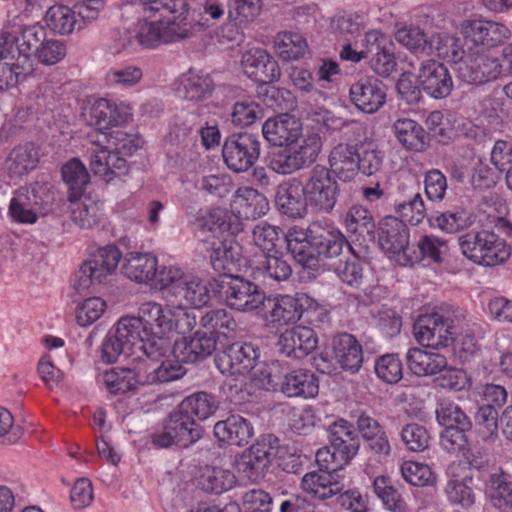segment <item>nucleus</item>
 <instances>
[{"label": "nucleus", "instance_id": "0e129e2a", "mask_svg": "<svg viewBox=\"0 0 512 512\" xmlns=\"http://www.w3.org/2000/svg\"><path fill=\"white\" fill-rule=\"evenodd\" d=\"M256 272L264 278L281 282L287 280L292 274L290 264L282 257L276 255H263L255 267Z\"/></svg>", "mask_w": 512, "mask_h": 512}, {"label": "nucleus", "instance_id": "5fc2aeb1", "mask_svg": "<svg viewBox=\"0 0 512 512\" xmlns=\"http://www.w3.org/2000/svg\"><path fill=\"white\" fill-rule=\"evenodd\" d=\"M307 48L306 40L299 33H279L275 39L277 55L284 61H292L300 58Z\"/></svg>", "mask_w": 512, "mask_h": 512}, {"label": "nucleus", "instance_id": "680f3d73", "mask_svg": "<svg viewBox=\"0 0 512 512\" xmlns=\"http://www.w3.org/2000/svg\"><path fill=\"white\" fill-rule=\"evenodd\" d=\"M446 242L432 235H424L417 242V251L410 250L407 260L411 263L428 259L439 263L442 261L443 248Z\"/></svg>", "mask_w": 512, "mask_h": 512}, {"label": "nucleus", "instance_id": "7ed1b4c3", "mask_svg": "<svg viewBox=\"0 0 512 512\" xmlns=\"http://www.w3.org/2000/svg\"><path fill=\"white\" fill-rule=\"evenodd\" d=\"M329 445L316 452V463L330 471H339L355 457L360 447L358 432L345 419H337L327 427Z\"/></svg>", "mask_w": 512, "mask_h": 512}, {"label": "nucleus", "instance_id": "412c9836", "mask_svg": "<svg viewBox=\"0 0 512 512\" xmlns=\"http://www.w3.org/2000/svg\"><path fill=\"white\" fill-rule=\"evenodd\" d=\"M317 337L312 328L295 326L279 336L277 345L280 353L294 359H302L317 347Z\"/></svg>", "mask_w": 512, "mask_h": 512}, {"label": "nucleus", "instance_id": "1a4fd4ad", "mask_svg": "<svg viewBox=\"0 0 512 512\" xmlns=\"http://www.w3.org/2000/svg\"><path fill=\"white\" fill-rule=\"evenodd\" d=\"M222 153L229 169L244 172L259 158L260 142L257 136L247 132L233 134L226 139Z\"/></svg>", "mask_w": 512, "mask_h": 512}, {"label": "nucleus", "instance_id": "bf43d9fd", "mask_svg": "<svg viewBox=\"0 0 512 512\" xmlns=\"http://www.w3.org/2000/svg\"><path fill=\"white\" fill-rule=\"evenodd\" d=\"M436 418L440 425L445 428H458L460 430H471L472 422L461 407L453 402H442L436 409Z\"/></svg>", "mask_w": 512, "mask_h": 512}, {"label": "nucleus", "instance_id": "2f4dec72", "mask_svg": "<svg viewBox=\"0 0 512 512\" xmlns=\"http://www.w3.org/2000/svg\"><path fill=\"white\" fill-rule=\"evenodd\" d=\"M100 381L111 394H124L144 386L140 365L134 368L115 367L100 375Z\"/></svg>", "mask_w": 512, "mask_h": 512}, {"label": "nucleus", "instance_id": "72a5a7b5", "mask_svg": "<svg viewBox=\"0 0 512 512\" xmlns=\"http://www.w3.org/2000/svg\"><path fill=\"white\" fill-rule=\"evenodd\" d=\"M39 151L33 143L14 147L5 161V169L11 178H20L37 167Z\"/></svg>", "mask_w": 512, "mask_h": 512}, {"label": "nucleus", "instance_id": "052dcab7", "mask_svg": "<svg viewBox=\"0 0 512 512\" xmlns=\"http://www.w3.org/2000/svg\"><path fill=\"white\" fill-rule=\"evenodd\" d=\"M23 197L13 198L9 206V215L15 222L21 224H34L38 219L41 208L37 201L38 194H32L34 201L26 194Z\"/></svg>", "mask_w": 512, "mask_h": 512}, {"label": "nucleus", "instance_id": "9d476101", "mask_svg": "<svg viewBox=\"0 0 512 512\" xmlns=\"http://www.w3.org/2000/svg\"><path fill=\"white\" fill-rule=\"evenodd\" d=\"M279 447V440L272 434L257 439L238 462V470L252 481L258 479L268 468Z\"/></svg>", "mask_w": 512, "mask_h": 512}, {"label": "nucleus", "instance_id": "f257e3e1", "mask_svg": "<svg viewBox=\"0 0 512 512\" xmlns=\"http://www.w3.org/2000/svg\"><path fill=\"white\" fill-rule=\"evenodd\" d=\"M165 13L144 10V17L139 20L135 29L139 48H156L161 44L190 38L195 27H200V24L187 21L184 15L166 18Z\"/></svg>", "mask_w": 512, "mask_h": 512}, {"label": "nucleus", "instance_id": "6e6d98bb", "mask_svg": "<svg viewBox=\"0 0 512 512\" xmlns=\"http://www.w3.org/2000/svg\"><path fill=\"white\" fill-rule=\"evenodd\" d=\"M183 96L191 101H201L207 98L213 89V82L208 75L189 71L181 80Z\"/></svg>", "mask_w": 512, "mask_h": 512}, {"label": "nucleus", "instance_id": "09e8293b", "mask_svg": "<svg viewBox=\"0 0 512 512\" xmlns=\"http://www.w3.org/2000/svg\"><path fill=\"white\" fill-rule=\"evenodd\" d=\"M218 408L215 397L206 392L194 393L186 397L179 405V410L186 416L207 419Z\"/></svg>", "mask_w": 512, "mask_h": 512}, {"label": "nucleus", "instance_id": "4be33fe9", "mask_svg": "<svg viewBox=\"0 0 512 512\" xmlns=\"http://www.w3.org/2000/svg\"><path fill=\"white\" fill-rule=\"evenodd\" d=\"M287 250L303 268L317 270L319 267L317 247L310 238V226L307 229L294 226L284 235Z\"/></svg>", "mask_w": 512, "mask_h": 512}, {"label": "nucleus", "instance_id": "20e7f679", "mask_svg": "<svg viewBox=\"0 0 512 512\" xmlns=\"http://www.w3.org/2000/svg\"><path fill=\"white\" fill-rule=\"evenodd\" d=\"M138 319L141 322L146 343L143 345L144 356L159 360L172 352L171 309L153 301L144 302L138 308Z\"/></svg>", "mask_w": 512, "mask_h": 512}, {"label": "nucleus", "instance_id": "39448f33", "mask_svg": "<svg viewBox=\"0 0 512 512\" xmlns=\"http://www.w3.org/2000/svg\"><path fill=\"white\" fill-rule=\"evenodd\" d=\"M463 255L475 264L494 267L511 256V247L493 231L471 230L458 238Z\"/></svg>", "mask_w": 512, "mask_h": 512}, {"label": "nucleus", "instance_id": "dca6fc26", "mask_svg": "<svg viewBox=\"0 0 512 512\" xmlns=\"http://www.w3.org/2000/svg\"><path fill=\"white\" fill-rule=\"evenodd\" d=\"M418 80L423 90L434 99L446 98L453 90V80L447 67L433 59L421 63Z\"/></svg>", "mask_w": 512, "mask_h": 512}, {"label": "nucleus", "instance_id": "a878e982", "mask_svg": "<svg viewBox=\"0 0 512 512\" xmlns=\"http://www.w3.org/2000/svg\"><path fill=\"white\" fill-rule=\"evenodd\" d=\"M201 228L209 233L205 239L234 237L241 230V222L234 218L231 211L216 207L208 210L201 218Z\"/></svg>", "mask_w": 512, "mask_h": 512}, {"label": "nucleus", "instance_id": "f3484780", "mask_svg": "<svg viewBox=\"0 0 512 512\" xmlns=\"http://www.w3.org/2000/svg\"><path fill=\"white\" fill-rule=\"evenodd\" d=\"M204 246L212 268L221 276L231 275L241 257L235 238L204 239Z\"/></svg>", "mask_w": 512, "mask_h": 512}, {"label": "nucleus", "instance_id": "f704fd0d", "mask_svg": "<svg viewBox=\"0 0 512 512\" xmlns=\"http://www.w3.org/2000/svg\"><path fill=\"white\" fill-rule=\"evenodd\" d=\"M392 130L399 143L407 150L421 152L429 145V135L416 121L409 118H399Z\"/></svg>", "mask_w": 512, "mask_h": 512}, {"label": "nucleus", "instance_id": "f03ea898", "mask_svg": "<svg viewBox=\"0 0 512 512\" xmlns=\"http://www.w3.org/2000/svg\"><path fill=\"white\" fill-rule=\"evenodd\" d=\"M462 322L463 310L442 305L435 312L418 317L414 324L415 338L422 346L446 348L453 343L454 330L461 327Z\"/></svg>", "mask_w": 512, "mask_h": 512}, {"label": "nucleus", "instance_id": "4c0bfd02", "mask_svg": "<svg viewBox=\"0 0 512 512\" xmlns=\"http://www.w3.org/2000/svg\"><path fill=\"white\" fill-rule=\"evenodd\" d=\"M231 213L240 220H255L267 213L269 202L265 194H234L230 202Z\"/></svg>", "mask_w": 512, "mask_h": 512}, {"label": "nucleus", "instance_id": "864d4df0", "mask_svg": "<svg viewBox=\"0 0 512 512\" xmlns=\"http://www.w3.org/2000/svg\"><path fill=\"white\" fill-rule=\"evenodd\" d=\"M95 137L105 139L108 148L118 156H130L136 152L142 145L143 141L136 135L128 134L122 130H116L109 134L96 131Z\"/></svg>", "mask_w": 512, "mask_h": 512}, {"label": "nucleus", "instance_id": "c03bdc74", "mask_svg": "<svg viewBox=\"0 0 512 512\" xmlns=\"http://www.w3.org/2000/svg\"><path fill=\"white\" fill-rule=\"evenodd\" d=\"M44 20L48 28L60 35H69L75 29H83V25L79 23L74 9L62 4L50 7Z\"/></svg>", "mask_w": 512, "mask_h": 512}, {"label": "nucleus", "instance_id": "9b49d317", "mask_svg": "<svg viewBox=\"0 0 512 512\" xmlns=\"http://www.w3.org/2000/svg\"><path fill=\"white\" fill-rule=\"evenodd\" d=\"M259 350L252 343H233L215 357V365L223 375L244 376L256 365Z\"/></svg>", "mask_w": 512, "mask_h": 512}, {"label": "nucleus", "instance_id": "bb28decb", "mask_svg": "<svg viewBox=\"0 0 512 512\" xmlns=\"http://www.w3.org/2000/svg\"><path fill=\"white\" fill-rule=\"evenodd\" d=\"M217 292L214 282H206L197 277H188L180 282V285L174 286V297L179 304L191 305L195 308H201L207 305L212 293Z\"/></svg>", "mask_w": 512, "mask_h": 512}, {"label": "nucleus", "instance_id": "37998d69", "mask_svg": "<svg viewBox=\"0 0 512 512\" xmlns=\"http://www.w3.org/2000/svg\"><path fill=\"white\" fill-rule=\"evenodd\" d=\"M71 218L82 229H90L98 222L99 207L90 194H69Z\"/></svg>", "mask_w": 512, "mask_h": 512}, {"label": "nucleus", "instance_id": "aec40b11", "mask_svg": "<svg viewBox=\"0 0 512 512\" xmlns=\"http://www.w3.org/2000/svg\"><path fill=\"white\" fill-rule=\"evenodd\" d=\"M336 472L323 467H319V471L307 472L301 480L302 491L318 501H326L337 496L345 486L335 475Z\"/></svg>", "mask_w": 512, "mask_h": 512}, {"label": "nucleus", "instance_id": "423d86ee", "mask_svg": "<svg viewBox=\"0 0 512 512\" xmlns=\"http://www.w3.org/2000/svg\"><path fill=\"white\" fill-rule=\"evenodd\" d=\"M322 148L321 137L310 133L295 137L286 147L273 153L270 168L279 174H290L314 163Z\"/></svg>", "mask_w": 512, "mask_h": 512}, {"label": "nucleus", "instance_id": "ea45409f", "mask_svg": "<svg viewBox=\"0 0 512 512\" xmlns=\"http://www.w3.org/2000/svg\"><path fill=\"white\" fill-rule=\"evenodd\" d=\"M357 155L358 149L354 145L339 144L332 149L329 163L339 179L346 182L355 176L359 166Z\"/></svg>", "mask_w": 512, "mask_h": 512}, {"label": "nucleus", "instance_id": "603ef678", "mask_svg": "<svg viewBox=\"0 0 512 512\" xmlns=\"http://www.w3.org/2000/svg\"><path fill=\"white\" fill-rule=\"evenodd\" d=\"M436 53L440 58L458 64L464 58L459 40L446 33L434 34L429 38V54Z\"/></svg>", "mask_w": 512, "mask_h": 512}, {"label": "nucleus", "instance_id": "e2e57ef3", "mask_svg": "<svg viewBox=\"0 0 512 512\" xmlns=\"http://www.w3.org/2000/svg\"><path fill=\"white\" fill-rule=\"evenodd\" d=\"M61 175L71 192H83L90 180L85 165L78 158L66 162L61 168Z\"/></svg>", "mask_w": 512, "mask_h": 512}, {"label": "nucleus", "instance_id": "393cba45", "mask_svg": "<svg viewBox=\"0 0 512 512\" xmlns=\"http://www.w3.org/2000/svg\"><path fill=\"white\" fill-rule=\"evenodd\" d=\"M466 34L477 45L494 48L511 38V30L503 23L490 20H473L466 27Z\"/></svg>", "mask_w": 512, "mask_h": 512}, {"label": "nucleus", "instance_id": "13d9d810", "mask_svg": "<svg viewBox=\"0 0 512 512\" xmlns=\"http://www.w3.org/2000/svg\"><path fill=\"white\" fill-rule=\"evenodd\" d=\"M467 320L466 314L463 312V322L461 327L454 330L453 342L456 343V351L462 362H467L478 351L477 339L474 334L473 327Z\"/></svg>", "mask_w": 512, "mask_h": 512}, {"label": "nucleus", "instance_id": "79ce46f5", "mask_svg": "<svg viewBox=\"0 0 512 512\" xmlns=\"http://www.w3.org/2000/svg\"><path fill=\"white\" fill-rule=\"evenodd\" d=\"M17 47L18 57L23 65H32L30 56L35 55L41 46L46 42V30L42 25L35 24L25 27L20 36L14 38Z\"/></svg>", "mask_w": 512, "mask_h": 512}, {"label": "nucleus", "instance_id": "58836bf2", "mask_svg": "<svg viewBox=\"0 0 512 512\" xmlns=\"http://www.w3.org/2000/svg\"><path fill=\"white\" fill-rule=\"evenodd\" d=\"M410 371L417 376L433 375L447 367V359L436 352H427L420 348H411L406 355Z\"/></svg>", "mask_w": 512, "mask_h": 512}, {"label": "nucleus", "instance_id": "2eb2a0df", "mask_svg": "<svg viewBox=\"0 0 512 512\" xmlns=\"http://www.w3.org/2000/svg\"><path fill=\"white\" fill-rule=\"evenodd\" d=\"M310 238L317 247L318 263L320 259H336L352 252V246L339 230L312 223Z\"/></svg>", "mask_w": 512, "mask_h": 512}, {"label": "nucleus", "instance_id": "c756f323", "mask_svg": "<svg viewBox=\"0 0 512 512\" xmlns=\"http://www.w3.org/2000/svg\"><path fill=\"white\" fill-rule=\"evenodd\" d=\"M262 308L269 309L266 319L278 325L293 324L302 318L300 294L295 297L285 295L274 299L266 297V303Z\"/></svg>", "mask_w": 512, "mask_h": 512}, {"label": "nucleus", "instance_id": "e433bc0d", "mask_svg": "<svg viewBox=\"0 0 512 512\" xmlns=\"http://www.w3.org/2000/svg\"><path fill=\"white\" fill-rule=\"evenodd\" d=\"M157 258L151 253L130 252L125 257L122 270L125 276L137 283L152 282L156 274Z\"/></svg>", "mask_w": 512, "mask_h": 512}, {"label": "nucleus", "instance_id": "f8f14e48", "mask_svg": "<svg viewBox=\"0 0 512 512\" xmlns=\"http://www.w3.org/2000/svg\"><path fill=\"white\" fill-rule=\"evenodd\" d=\"M129 103L107 98L96 99L88 109V121L99 129L120 126L132 120L133 112Z\"/></svg>", "mask_w": 512, "mask_h": 512}, {"label": "nucleus", "instance_id": "0eeeda50", "mask_svg": "<svg viewBox=\"0 0 512 512\" xmlns=\"http://www.w3.org/2000/svg\"><path fill=\"white\" fill-rule=\"evenodd\" d=\"M217 293L231 309L250 312L266 303V295L259 287L240 276L225 275L215 279Z\"/></svg>", "mask_w": 512, "mask_h": 512}, {"label": "nucleus", "instance_id": "49530a36", "mask_svg": "<svg viewBox=\"0 0 512 512\" xmlns=\"http://www.w3.org/2000/svg\"><path fill=\"white\" fill-rule=\"evenodd\" d=\"M490 497L494 507L503 512L512 511V478L499 471L490 475Z\"/></svg>", "mask_w": 512, "mask_h": 512}, {"label": "nucleus", "instance_id": "c85d7f7f", "mask_svg": "<svg viewBox=\"0 0 512 512\" xmlns=\"http://www.w3.org/2000/svg\"><path fill=\"white\" fill-rule=\"evenodd\" d=\"M302 126L295 117L282 114L267 119L262 127L264 138L272 145L286 147L295 137L300 136Z\"/></svg>", "mask_w": 512, "mask_h": 512}, {"label": "nucleus", "instance_id": "4468645a", "mask_svg": "<svg viewBox=\"0 0 512 512\" xmlns=\"http://www.w3.org/2000/svg\"><path fill=\"white\" fill-rule=\"evenodd\" d=\"M456 71L461 80L467 83L482 84L497 79L502 72V65L497 57L476 54L458 62Z\"/></svg>", "mask_w": 512, "mask_h": 512}, {"label": "nucleus", "instance_id": "7c9ffc66", "mask_svg": "<svg viewBox=\"0 0 512 512\" xmlns=\"http://www.w3.org/2000/svg\"><path fill=\"white\" fill-rule=\"evenodd\" d=\"M279 389L287 397L314 398L319 392V382L310 370L296 369L284 375Z\"/></svg>", "mask_w": 512, "mask_h": 512}, {"label": "nucleus", "instance_id": "3c124183", "mask_svg": "<svg viewBox=\"0 0 512 512\" xmlns=\"http://www.w3.org/2000/svg\"><path fill=\"white\" fill-rule=\"evenodd\" d=\"M334 266L335 273L342 282L352 287H359L362 284L363 267L353 248L350 254L338 258Z\"/></svg>", "mask_w": 512, "mask_h": 512}, {"label": "nucleus", "instance_id": "a211bd4d", "mask_svg": "<svg viewBox=\"0 0 512 512\" xmlns=\"http://www.w3.org/2000/svg\"><path fill=\"white\" fill-rule=\"evenodd\" d=\"M379 245L387 253L403 256L407 259L410 256L409 229L400 219L387 216L379 223L378 232Z\"/></svg>", "mask_w": 512, "mask_h": 512}, {"label": "nucleus", "instance_id": "de8ad7c7", "mask_svg": "<svg viewBox=\"0 0 512 512\" xmlns=\"http://www.w3.org/2000/svg\"><path fill=\"white\" fill-rule=\"evenodd\" d=\"M373 490L383 506L390 512H408L405 500L389 477L377 476L373 481Z\"/></svg>", "mask_w": 512, "mask_h": 512}, {"label": "nucleus", "instance_id": "b1692460", "mask_svg": "<svg viewBox=\"0 0 512 512\" xmlns=\"http://www.w3.org/2000/svg\"><path fill=\"white\" fill-rule=\"evenodd\" d=\"M170 353L159 360L146 357L140 365L143 383L157 385L179 379L185 374V369L178 360L170 357Z\"/></svg>", "mask_w": 512, "mask_h": 512}, {"label": "nucleus", "instance_id": "6e6552de", "mask_svg": "<svg viewBox=\"0 0 512 512\" xmlns=\"http://www.w3.org/2000/svg\"><path fill=\"white\" fill-rule=\"evenodd\" d=\"M122 257L114 245L99 248L79 269L78 288L88 289L92 285L108 283L114 276Z\"/></svg>", "mask_w": 512, "mask_h": 512}, {"label": "nucleus", "instance_id": "6ab92c4d", "mask_svg": "<svg viewBox=\"0 0 512 512\" xmlns=\"http://www.w3.org/2000/svg\"><path fill=\"white\" fill-rule=\"evenodd\" d=\"M241 64L244 73L257 83H272L281 75L278 63L261 48H251L246 51L242 56Z\"/></svg>", "mask_w": 512, "mask_h": 512}, {"label": "nucleus", "instance_id": "5701e85b", "mask_svg": "<svg viewBox=\"0 0 512 512\" xmlns=\"http://www.w3.org/2000/svg\"><path fill=\"white\" fill-rule=\"evenodd\" d=\"M350 97L358 109L372 114L384 105L386 92L381 81L375 77H366L351 86Z\"/></svg>", "mask_w": 512, "mask_h": 512}, {"label": "nucleus", "instance_id": "774afa93", "mask_svg": "<svg viewBox=\"0 0 512 512\" xmlns=\"http://www.w3.org/2000/svg\"><path fill=\"white\" fill-rule=\"evenodd\" d=\"M499 414L495 407L482 405L475 414L478 435L485 441L497 436Z\"/></svg>", "mask_w": 512, "mask_h": 512}, {"label": "nucleus", "instance_id": "ddd939ff", "mask_svg": "<svg viewBox=\"0 0 512 512\" xmlns=\"http://www.w3.org/2000/svg\"><path fill=\"white\" fill-rule=\"evenodd\" d=\"M93 147L90 149L89 166L95 175L100 176L106 183L111 182L124 174L127 162L126 160L113 153L107 144L104 146L101 137H95V133L89 135Z\"/></svg>", "mask_w": 512, "mask_h": 512}, {"label": "nucleus", "instance_id": "8fccbe9b", "mask_svg": "<svg viewBox=\"0 0 512 512\" xmlns=\"http://www.w3.org/2000/svg\"><path fill=\"white\" fill-rule=\"evenodd\" d=\"M114 333L134 352L138 350L144 354L143 345L146 343V336L138 317H122L118 321Z\"/></svg>", "mask_w": 512, "mask_h": 512}, {"label": "nucleus", "instance_id": "473e14b6", "mask_svg": "<svg viewBox=\"0 0 512 512\" xmlns=\"http://www.w3.org/2000/svg\"><path fill=\"white\" fill-rule=\"evenodd\" d=\"M215 437L229 445H246L253 436V427L240 415H231L226 420L218 421L214 426Z\"/></svg>", "mask_w": 512, "mask_h": 512}, {"label": "nucleus", "instance_id": "338daca9", "mask_svg": "<svg viewBox=\"0 0 512 512\" xmlns=\"http://www.w3.org/2000/svg\"><path fill=\"white\" fill-rule=\"evenodd\" d=\"M378 378L388 384L398 383L403 376V366L397 354H385L375 362Z\"/></svg>", "mask_w": 512, "mask_h": 512}, {"label": "nucleus", "instance_id": "cd10ccee", "mask_svg": "<svg viewBox=\"0 0 512 512\" xmlns=\"http://www.w3.org/2000/svg\"><path fill=\"white\" fill-rule=\"evenodd\" d=\"M332 351L336 362L344 370L356 373L363 363V350L359 341L347 332L332 338Z\"/></svg>", "mask_w": 512, "mask_h": 512}, {"label": "nucleus", "instance_id": "4d7b16f0", "mask_svg": "<svg viewBox=\"0 0 512 512\" xmlns=\"http://www.w3.org/2000/svg\"><path fill=\"white\" fill-rule=\"evenodd\" d=\"M106 47L113 55L134 53L139 48L136 31L127 27H115L108 34Z\"/></svg>", "mask_w": 512, "mask_h": 512}, {"label": "nucleus", "instance_id": "c9c22d12", "mask_svg": "<svg viewBox=\"0 0 512 512\" xmlns=\"http://www.w3.org/2000/svg\"><path fill=\"white\" fill-rule=\"evenodd\" d=\"M166 421L179 448H187L202 437L201 426L179 409L170 413Z\"/></svg>", "mask_w": 512, "mask_h": 512}, {"label": "nucleus", "instance_id": "a19ab883", "mask_svg": "<svg viewBox=\"0 0 512 512\" xmlns=\"http://www.w3.org/2000/svg\"><path fill=\"white\" fill-rule=\"evenodd\" d=\"M217 347V335L213 332L197 331L188 341L183 343L182 362L195 363L211 356Z\"/></svg>", "mask_w": 512, "mask_h": 512}, {"label": "nucleus", "instance_id": "69168bd1", "mask_svg": "<svg viewBox=\"0 0 512 512\" xmlns=\"http://www.w3.org/2000/svg\"><path fill=\"white\" fill-rule=\"evenodd\" d=\"M200 325L215 335L217 332L227 335L230 332H234L237 326L234 318L225 309L207 311L201 316Z\"/></svg>", "mask_w": 512, "mask_h": 512}, {"label": "nucleus", "instance_id": "a18cd8bd", "mask_svg": "<svg viewBox=\"0 0 512 512\" xmlns=\"http://www.w3.org/2000/svg\"><path fill=\"white\" fill-rule=\"evenodd\" d=\"M235 475L227 469L206 466L198 478V486L206 492L221 494L235 484Z\"/></svg>", "mask_w": 512, "mask_h": 512}]
</instances>
